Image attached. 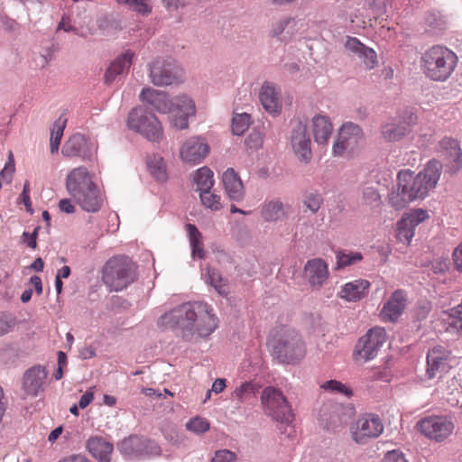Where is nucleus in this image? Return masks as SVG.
<instances>
[{
    "instance_id": "de8ad7c7",
    "label": "nucleus",
    "mask_w": 462,
    "mask_h": 462,
    "mask_svg": "<svg viewBox=\"0 0 462 462\" xmlns=\"http://www.w3.org/2000/svg\"><path fill=\"white\" fill-rule=\"evenodd\" d=\"M199 198L202 204L212 210H218L221 208L220 196L212 193L211 189H208L199 193Z\"/></svg>"
},
{
    "instance_id": "37998d69",
    "label": "nucleus",
    "mask_w": 462,
    "mask_h": 462,
    "mask_svg": "<svg viewBox=\"0 0 462 462\" xmlns=\"http://www.w3.org/2000/svg\"><path fill=\"white\" fill-rule=\"evenodd\" d=\"M363 259V255L359 252H338L337 254V268H344L353 265Z\"/></svg>"
},
{
    "instance_id": "a18cd8bd",
    "label": "nucleus",
    "mask_w": 462,
    "mask_h": 462,
    "mask_svg": "<svg viewBox=\"0 0 462 462\" xmlns=\"http://www.w3.org/2000/svg\"><path fill=\"white\" fill-rule=\"evenodd\" d=\"M119 5H125L129 10L147 15L151 13V6L147 0H116Z\"/></svg>"
},
{
    "instance_id": "6e6552de",
    "label": "nucleus",
    "mask_w": 462,
    "mask_h": 462,
    "mask_svg": "<svg viewBox=\"0 0 462 462\" xmlns=\"http://www.w3.org/2000/svg\"><path fill=\"white\" fill-rule=\"evenodd\" d=\"M148 68L150 80L154 86L175 85L183 80V69L172 59H156Z\"/></svg>"
},
{
    "instance_id": "603ef678",
    "label": "nucleus",
    "mask_w": 462,
    "mask_h": 462,
    "mask_svg": "<svg viewBox=\"0 0 462 462\" xmlns=\"http://www.w3.org/2000/svg\"><path fill=\"white\" fill-rule=\"evenodd\" d=\"M323 202L322 197L318 192H310L305 196L303 200L304 206L312 213L318 212Z\"/></svg>"
},
{
    "instance_id": "3c124183",
    "label": "nucleus",
    "mask_w": 462,
    "mask_h": 462,
    "mask_svg": "<svg viewBox=\"0 0 462 462\" xmlns=\"http://www.w3.org/2000/svg\"><path fill=\"white\" fill-rule=\"evenodd\" d=\"M186 428L189 431L199 434L209 430V423L206 419L196 417L187 422Z\"/></svg>"
},
{
    "instance_id": "ea45409f",
    "label": "nucleus",
    "mask_w": 462,
    "mask_h": 462,
    "mask_svg": "<svg viewBox=\"0 0 462 462\" xmlns=\"http://www.w3.org/2000/svg\"><path fill=\"white\" fill-rule=\"evenodd\" d=\"M194 181L200 192L211 189L214 185L213 171L208 167H202L196 171Z\"/></svg>"
},
{
    "instance_id": "e433bc0d",
    "label": "nucleus",
    "mask_w": 462,
    "mask_h": 462,
    "mask_svg": "<svg viewBox=\"0 0 462 462\" xmlns=\"http://www.w3.org/2000/svg\"><path fill=\"white\" fill-rule=\"evenodd\" d=\"M171 104L172 107L171 109V114L195 115V104L193 100L186 95L171 98Z\"/></svg>"
},
{
    "instance_id": "aec40b11",
    "label": "nucleus",
    "mask_w": 462,
    "mask_h": 462,
    "mask_svg": "<svg viewBox=\"0 0 462 462\" xmlns=\"http://www.w3.org/2000/svg\"><path fill=\"white\" fill-rule=\"evenodd\" d=\"M209 146L199 137L187 140L181 149L180 157L186 162L199 163L208 155Z\"/></svg>"
},
{
    "instance_id": "7ed1b4c3",
    "label": "nucleus",
    "mask_w": 462,
    "mask_h": 462,
    "mask_svg": "<svg viewBox=\"0 0 462 462\" xmlns=\"http://www.w3.org/2000/svg\"><path fill=\"white\" fill-rule=\"evenodd\" d=\"M66 189L80 208L88 212H97L103 197L86 167L73 169L66 179Z\"/></svg>"
},
{
    "instance_id": "49530a36",
    "label": "nucleus",
    "mask_w": 462,
    "mask_h": 462,
    "mask_svg": "<svg viewBox=\"0 0 462 462\" xmlns=\"http://www.w3.org/2000/svg\"><path fill=\"white\" fill-rule=\"evenodd\" d=\"M207 282L213 286L219 294H226L224 280L217 270L209 267L207 268Z\"/></svg>"
},
{
    "instance_id": "0e129e2a",
    "label": "nucleus",
    "mask_w": 462,
    "mask_h": 462,
    "mask_svg": "<svg viewBox=\"0 0 462 462\" xmlns=\"http://www.w3.org/2000/svg\"><path fill=\"white\" fill-rule=\"evenodd\" d=\"M384 460L385 462H407L404 455L398 450H392L387 452Z\"/></svg>"
},
{
    "instance_id": "4468645a",
    "label": "nucleus",
    "mask_w": 462,
    "mask_h": 462,
    "mask_svg": "<svg viewBox=\"0 0 462 462\" xmlns=\"http://www.w3.org/2000/svg\"><path fill=\"white\" fill-rule=\"evenodd\" d=\"M439 152L442 162L441 169L449 175L457 174L462 168V150L459 143L450 137H445L439 142Z\"/></svg>"
},
{
    "instance_id": "c03bdc74",
    "label": "nucleus",
    "mask_w": 462,
    "mask_h": 462,
    "mask_svg": "<svg viewBox=\"0 0 462 462\" xmlns=\"http://www.w3.org/2000/svg\"><path fill=\"white\" fill-rule=\"evenodd\" d=\"M250 116L246 113L236 114L232 119V132L236 135H242L250 125Z\"/></svg>"
},
{
    "instance_id": "09e8293b",
    "label": "nucleus",
    "mask_w": 462,
    "mask_h": 462,
    "mask_svg": "<svg viewBox=\"0 0 462 462\" xmlns=\"http://www.w3.org/2000/svg\"><path fill=\"white\" fill-rule=\"evenodd\" d=\"M397 237L401 242L409 244L414 236V226L403 224V218H402L397 225Z\"/></svg>"
},
{
    "instance_id": "2eb2a0df",
    "label": "nucleus",
    "mask_w": 462,
    "mask_h": 462,
    "mask_svg": "<svg viewBox=\"0 0 462 462\" xmlns=\"http://www.w3.org/2000/svg\"><path fill=\"white\" fill-rule=\"evenodd\" d=\"M386 340V332L383 328H374L362 337L356 346L355 354L365 361L374 359Z\"/></svg>"
},
{
    "instance_id": "5fc2aeb1",
    "label": "nucleus",
    "mask_w": 462,
    "mask_h": 462,
    "mask_svg": "<svg viewBox=\"0 0 462 462\" xmlns=\"http://www.w3.org/2000/svg\"><path fill=\"white\" fill-rule=\"evenodd\" d=\"M321 388L324 390H329L331 392H338L341 393L346 396H349L352 394V392L349 388H347L345 384L342 383L337 381V380H329L325 382Z\"/></svg>"
},
{
    "instance_id": "a19ab883",
    "label": "nucleus",
    "mask_w": 462,
    "mask_h": 462,
    "mask_svg": "<svg viewBox=\"0 0 462 462\" xmlns=\"http://www.w3.org/2000/svg\"><path fill=\"white\" fill-rule=\"evenodd\" d=\"M363 202L371 207H377L381 204V195L377 186L366 184L362 188Z\"/></svg>"
},
{
    "instance_id": "f704fd0d",
    "label": "nucleus",
    "mask_w": 462,
    "mask_h": 462,
    "mask_svg": "<svg viewBox=\"0 0 462 462\" xmlns=\"http://www.w3.org/2000/svg\"><path fill=\"white\" fill-rule=\"evenodd\" d=\"M187 231L189 234V243L191 246V254L193 258L202 259L205 256V252L202 244V236L197 226L192 224L187 225Z\"/></svg>"
},
{
    "instance_id": "393cba45",
    "label": "nucleus",
    "mask_w": 462,
    "mask_h": 462,
    "mask_svg": "<svg viewBox=\"0 0 462 462\" xmlns=\"http://www.w3.org/2000/svg\"><path fill=\"white\" fill-rule=\"evenodd\" d=\"M140 99L152 106L160 113L171 114V99L164 92L152 88H144L140 93Z\"/></svg>"
},
{
    "instance_id": "6e6d98bb",
    "label": "nucleus",
    "mask_w": 462,
    "mask_h": 462,
    "mask_svg": "<svg viewBox=\"0 0 462 462\" xmlns=\"http://www.w3.org/2000/svg\"><path fill=\"white\" fill-rule=\"evenodd\" d=\"M142 451V457L159 456L161 454V448L156 442L143 439V447Z\"/></svg>"
},
{
    "instance_id": "a211bd4d",
    "label": "nucleus",
    "mask_w": 462,
    "mask_h": 462,
    "mask_svg": "<svg viewBox=\"0 0 462 462\" xmlns=\"http://www.w3.org/2000/svg\"><path fill=\"white\" fill-rule=\"evenodd\" d=\"M97 147L81 134H75L63 144L61 153L66 157L90 160Z\"/></svg>"
},
{
    "instance_id": "5701e85b",
    "label": "nucleus",
    "mask_w": 462,
    "mask_h": 462,
    "mask_svg": "<svg viewBox=\"0 0 462 462\" xmlns=\"http://www.w3.org/2000/svg\"><path fill=\"white\" fill-rule=\"evenodd\" d=\"M222 182L230 200L242 201L245 198V188L237 172L228 168L222 175Z\"/></svg>"
},
{
    "instance_id": "4be33fe9",
    "label": "nucleus",
    "mask_w": 462,
    "mask_h": 462,
    "mask_svg": "<svg viewBox=\"0 0 462 462\" xmlns=\"http://www.w3.org/2000/svg\"><path fill=\"white\" fill-rule=\"evenodd\" d=\"M345 48L353 55L362 60L366 69H372L377 64V55L375 51L365 44L357 38L348 37Z\"/></svg>"
},
{
    "instance_id": "4d7b16f0",
    "label": "nucleus",
    "mask_w": 462,
    "mask_h": 462,
    "mask_svg": "<svg viewBox=\"0 0 462 462\" xmlns=\"http://www.w3.org/2000/svg\"><path fill=\"white\" fill-rule=\"evenodd\" d=\"M170 121L172 126L178 129H186L189 126V117L191 115L185 114H170Z\"/></svg>"
},
{
    "instance_id": "423d86ee",
    "label": "nucleus",
    "mask_w": 462,
    "mask_h": 462,
    "mask_svg": "<svg viewBox=\"0 0 462 462\" xmlns=\"http://www.w3.org/2000/svg\"><path fill=\"white\" fill-rule=\"evenodd\" d=\"M129 129L140 134L152 143H159L163 137V131L157 117L143 107L130 111L127 118Z\"/></svg>"
},
{
    "instance_id": "f03ea898",
    "label": "nucleus",
    "mask_w": 462,
    "mask_h": 462,
    "mask_svg": "<svg viewBox=\"0 0 462 462\" xmlns=\"http://www.w3.org/2000/svg\"><path fill=\"white\" fill-rule=\"evenodd\" d=\"M441 165L438 160H430L425 169L414 175L410 170H402L397 175V189L389 194V204L396 210L403 209L410 202L423 199L434 189L440 178Z\"/></svg>"
},
{
    "instance_id": "9b49d317",
    "label": "nucleus",
    "mask_w": 462,
    "mask_h": 462,
    "mask_svg": "<svg viewBox=\"0 0 462 462\" xmlns=\"http://www.w3.org/2000/svg\"><path fill=\"white\" fill-rule=\"evenodd\" d=\"M290 144L299 161L304 163L310 162L312 159L311 138L306 121L297 119L291 123Z\"/></svg>"
},
{
    "instance_id": "b1692460",
    "label": "nucleus",
    "mask_w": 462,
    "mask_h": 462,
    "mask_svg": "<svg viewBox=\"0 0 462 462\" xmlns=\"http://www.w3.org/2000/svg\"><path fill=\"white\" fill-rule=\"evenodd\" d=\"M259 99L264 110L269 114H278L282 109L280 92L270 82H264L259 93Z\"/></svg>"
},
{
    "instance_id": "338daca9",
    "label": "nucleus",
    "mask_w": 462,
    "mask_h": 462,
    "mask_svg": "<svg viewBox=\"0 0 462 462\" xmlns=\"http://www.w3.org/2000/svg\"><path fill=\"white\" fill-rule=\"evenodd\" d=\"M452 256L455 269L462 272V243L456 247Z\"/></svg>"
},
{
    "instance_id": "bb28decb",
    "label": "nucleus",
    "mask_w": 462,
    "mask_h": 462,
    "mask_svg": "<svg viewBox=\"0 0 462 462\" xmlns=\"http://www.w3.org/2000/svg\"><path fill=\"white\" fill-rule=\"evenodd\" d=\"M88 452L98 460V462H110L114 450L112 443L102 437L95 436L88 439L86 444Z\"/></svg>"
},
{
    "instance_id": "13d9d810",
    "label": "nucleus",
    "mask_w": 462,
    "mask_h": 462,
    "mask_svg": "<svg viewBox=\"0 0 462 462\" xmlns=\"http://www.w3.org/2000/svg\"><path fill=\"white\" fill-rule=\"evenodd\" d=\"M254 391V384L250 382H245L235 390L233 395L235 398L242 402L245 398H246L247 394L253 393Z\"/></svg>"
},
{
    "instance_id": "473e14b6",
    "label": "nucleus",
    "mask_w": 462,
    "mask_h": 462,
    "mask_svg": "<svg viewBox=\"0 0 462 462\" xmlns=\"http://www.w3.org/2000/svg\"><path fill=\"white\" fill-rule=\"evenodd\" d=\"M340 138L353 149L364 138L361 127L352 122L344 124L339 129Z\"/></svg>"
},
{
    "instance_id": "680f3d73",
    "label": "nucleus",
    "mask_w": 462,
    "mask_h": 462,
    "mask_svg": "<svg viewBox=\"0 0 462 462\" xmlns=\"http://www.w3.org/2000/svg\"><path fill=\"white\" fill-rule=\"evenodd\" d=\"M235 458V454L227 449L218 450L215 453L211 462H232Z\"/></svg>"
},
{
    "instance_id": "dca6fc26",
    "label": "nucleus",
    "mask_w": 462,
    "mask_h": 462,
    "mask_svg": "<svg viewBox=\"0 0 462 462\" xmlns=\"http://www.w3.org/2000/svg\"><path fill=\"white\" fill-rule=\"evenodd\" d=\"M48 371L41 365H36L27 369L22 378V399L37 397L46 385Z\"/></svg>"
},
{
    "instance_id": "f3484780",
    "label": "nucleus",
    "mask_w": 462,
    "mask_h": 462,
    "mask_svg": "<svg viewBox=\"0 0 462 462\" xmlns=\"http://www.w3.org/2000/svg\"><path fill=\"white\" fill-rule=\"evenodd\" d=\"M383 431V425L378 415L368 413L359 418L352 430L356 443L363 444L366 439L377 438Z\"/></svg>"
},
{
    "instance_id": "0eeeda50",
    "label": "nucleus",
    "mask_w": 462,
    "mask_h": 462,
    "mask_svg": "<svg viewBox=\"0 0 462 462\" xmlns=\"http://www.w3.org/2000/svg\"><path fill=\"white\" fill-rule=\"evenodd\" d=\"M306 350L300 335L287 329L280 335L273 346V356L282 363H295L302 359Z\"/></svg>"
},
{
    "instance_id": "4c0bfd02",
    "label": "nucleus",
    "mask_w": 462,
    "mask_h": 462,
    "mask_svg": "<svg viewBox=\"0 0 462 462\" xmlns=\"http://www.w3.org/2000/svg\"><path fill=\"white\" fill-rule=\"evenodd\" d=\"M424 23L426 30L432 32L443 31L448 25L446 17L439 11L428 12L425 15Z\"/></svg>"
},
{
    "instance_id": "bf43d9fd",
    "label": "nucleus",
    "mask_w": 462,
    "mask_h": 462,
    "mask_svg": "<svg viewBox=\"0 0 462 462\" xmlns=\"http://www.w3.org/2000/svg\"><path fill=\"white\" fill-rule=\"evenodd\" d=\"M245 143L250 149L257 150L262 146L263 136L260 132L254 131L246 138Z\"/></svg>"
},
{
    "instance_id": "412c9836",
    "label": "nucleus",
    "mask_w": 462,
    "mask_h": 462,
    "mask_svg": "<svg viewBox=\"0 0 462 462\" xmlns=\"http://www.w3.org/2000/svg\"><path fill=\"white\" fill-rule=\"evenodd\" d=\"M304 273L310 286L321 287L328 278V266L323 259L314 258L305 263Z\"/></svg>"
},
{
    "instance_id": "9d476101",
    "label": "nucleus",
    "mask_w": 462,
    "mask_h": 462,
    "mask_svg": "<svg viewBox=\"0 0 462 462\" xmlns=\"http://www.w3.org/2000/svg\"><path fill=\"white\" fill-rule=\"evenodd\" d=\"M416 116L410 110H405L399 116L391 117L382 124L380 128L381 137L385 142L394 143L402 140L411 131V126L416 123Z\"/></svg>"
},
{
    "instance_id": "72a5a7b5",
    "label": "nucleus",
    "mask_w": 462,
    "mask_h": 462,
    "mask_svg": "<svg viewBox=\"0 0 462 462\" xmlns=\"http://www.w3.org/2000/svg\"><path fill=\"white\" fill-rule=\"evenodd\" d=\"M73 27L76 28L74 34L87 39L95 33V29L91 24V19L85 14H73Z\"/></svg>"
},
{
    "instance_id": "c9c22d12",
    "label": "nucleus",
    "mask_w": 462,
    "mask_h": 462,
    "mask_svg": "<svg viewBox=\"0 0 462 462\" xmlns=\"http://www.w3.org/2000/svg\"><path fill=\"white\" fill-rule=\"evenodd\" d=\"M147 166L151 175L158 181L164 182L168 179L166 166L163 158L160 155L150 156L147 160Z\"/></svg>"
},
{
    "instance_id": "69168bd1",
    "label": "nucleus",
    "mask_w": 462,
    "mask_h": 462,
    "mask_svg": "<svg viewBox=\"0 0 462 462\" xmlns=\"http://www.w3.org/2000/svg\"><path fill=\"white\" fill-rule=\"evenodd\" d=\"M14 172V164L13 162H7L4 169L0 171V176L6 180L7 183L12 181V177Z\"/></svg>"
},
{
    "instance_id": "39448f33",
    "label": "nucleus",
    "mask_w": 462,
    "mask_h": 462,
    "mask_svg": "<svg viewBox=\"0 0 462 462\" xmlns=\"http://www.w3.org/2000/svg\"><path fill=\"white\" fill-rule=\"evenodd\" d=\"M135 266L125 256H116L106 262L103 268V282L111 291H119L134 282Z\"/></svg>"
},
{
    "instance_id": "a878e982",
    "label": "nucleus",
    "mask_w": 462,
    "mask_h": 462,
    "mask_svg": "<svg viewBox=\"0 0 462 462\" xmlns=\"http://www.w3.org/2000/svg\"><path fill=\"white\" fill-rule=\"evenodd\" d=\"M134 52L130 50L119 55L108 67L105 73V83L111 84L116 77L126 72L132 65Z\"/></svg>"
},
{
    "instance_id": "774afa93",
    "label": "nucleus",
    "mask_w": 462,
    "mask_h": 462,
    "mask_svg": "<svg viewBox=\"0 0 462 462\" xmlns=\"http://www.w3.org/2000/svg\"><path fill=\"white\" fill-rule=\"evenodd\" d=\"M452 256L455 269L462 272V243L456 247Z\"/></svg>"
},
{
    "instance_id": "58836bf2",
    "label": "nucleus",
    "mask_w": 462,
    "mask_h": 462,
    "mask_svg": "<svg viewBox=\"0 0 462 462\" xmlns=\"http://www.w3.org/2000/svg\"><path fill=\"white\" fill-rule=\"evenodd\" d=\"M66 124L67 118L62 116L53 123L50 138V150L51 153L57 152L59 150Z\"/></svg>"
},
{
    "instance_id": "e2e57ef3",
    "label": "nucleus",
    "mask_w": 462,
    "mask_h": 462,
    "mask_svg": "<svg viewBox=\"0 0 462 462\" xmlns=\"http://www.w3.org/2000/svg\"><path fill=\"white\" fill-rule=\"evenodd\" d=\"M332 149L334 155H341L346 150L352 148L346 143L343 142V139L340 138V134H338L337 139L335 141Z\"/></svg>"
},
{
    "instance_id": "c756f323",
    "label": "nucleus",
    "mask_w": 462,
    "mask_h": 462,
    "mask_svg": "<svg viewBox=\"0 0 462 462\" xmlns=\"http://www.w3.org/2000/svg\"><path fill=\"white\" fill-rule=\"evenodd\" d=\"M312 128L315 142L319 145L326 144L333 130L328 117L321 115L313 116Z\"/></svg>"
},
{
    "instance_id": "7c9ffc66",
    "label": "nucleus",
    "mask_w": 462,
    "mask_h": 462,
    "mask_svg": "<svg viewBox=\"0 0 462 462\" xmlns=\"http://www.w3.org/2000/svg\"><path fill=\"white\" fill-rule=\"evenodd\" d=\"M143 447V438L137 435H131L117 445L120 453L129 459L141 458Z\"/></svg>"
},
{
    "instance_id": "cd10ccee",
    "label": "nucleus",
    "mask_w": 462,
    "mask_h": 462,
    "mask_svg": "<svg viewBox=\"0 0 462 462\" xmlns=\"http://www.w3.org/2000/svg\"><path fill=\"white\" fill-rule=\"evenodd\" d=\"M369 287L370 282L364 279L355 280L342 286L339 295L346 301L356 302L368 293Z\"/></svg>"
},
{
    "instance_id": "c85d7f7f",
    "label": "nucleus",
    "mask_w": 462,
    "mask_h": 462,
    "mask_svg": "<svg viewBox=\"0 0 462 462\" xmlns=\"http://www.w3.org/2000/svg\"><path fill=\"white\" fill-rule=\"evenodd\" d=\"M352 415V408H346L341 404L331 405L329 409V415L326 419V427L328 430H336L342 425L346 424Z\"/></svg>"
},
{
    "instance_id": "f257e3e1",
    "label": "nucleus",
    "mask_w": 462,
    "mask_h": 462,
    "mask_svg": "<svg viewBox=\"0 0 462 462\" xmlns=\"http://www.w3.org/2000/svg\"><path fill=\"white\" fill-rule=\"evenodd\" d=\"M157 326L162 330L179 329L184 341L196 343L217 329L218 319L208 303L189 301L162 314L157 320Z\"/></svg>"
},
{
    "instance_id": "1a4fd4ad",
    "label": "nucleus",
    "mask_w": 462,
    "mask_h": 462,
    "mask_svg": "<svg viewBox=\"0 0 462 462\" xmlns=\"http://www.w3.org/2000/svg\"><path fill=\"white\" fill-rule=\"evenodd\" d=\"M265 413L273 420L290 424L293 420V413L282 393L272 386L264 388L261 396Z\"/></svg>"
},
{
    "instance_id": "8fccbe9b",
    "label": "nucleus",
    "mask_w": 462,
    "mask_h": 462,
    "mask_svg": "<svg viewBox=\"0 0 462 462\" xmlns=\"http://www.w3.org/2000/svg\"><path fill=\"white\" fill-rule=\"evenodd\" d=\"M15 325L16 318L14 315L7 312L0 313V337L12 331Z\"/></svg>"
},
{
    "instance_id": "6ab92c4d",
    "label": "nucleus",
    "mask_w": 462,
    "mask_h": 462,
    "mask_svg": "<svg viewBox=\"0 0 462 462\" xmlns=\"http://www.w3.org/2000/svg\"><path fill=\"white\" fill-rule=\"evenodd\" d=\"M407 304V294L402 290H396L392 293L388 300L384 303L381 317L384 320L395 322L402 314Z\"/></svg>"
},
{
    "instance_id": "052dcab7",
    "label": "nucleus",
    "mask_w": 462,
    "mask_h": 462,
    "mask_svg": "<svg viewBox=\"0 0 462 462\" xmlns=\"http://www.w3.org/2000/svg\"><path fill=\"white\" fill-rule=\"evenodd\" d=\"M72 20H73V14H64L61 17V20L58 24L57 30L58 31L63 30L64 32L74 33V31H76V28L73 27Z\"/></svg>"
},
{
    "instance_id": "79ce46f5",
    "label": "nucleus",
    "mask_w": 462,
    "mask_h": 462,
    "mask_svg": "<svg viewBox=\"0 0 462 462\" xmlns=\"http://www.w3.org/2000/svg\"><path fill=\"white\" fill-rule=\"evenodd\" d=\"M298 24V21L294 18H285L279 21L273 28L272 33L275 37H280L283 33L291 36L293 34Z\"/></svg>"
},
{
    "instance_id": "864d4df0",
    "label": "nucleus",
    "mask_w": 462,
    "mask_h": 462,
    "mask_svg": "<svg viewBox=\"0 0 462 462\" xmlns=\"http://www.w3.org/2000/svg\"><path fill=\"white\" fill-rule=\"evenodd\" d=\"M429 217V215L426 210L421 208L415 209L406 217H403V224L408 223L410 226H413L416 227L419 224L423 222L426 218Z\"/></svg>"
},
{
    "instance_id": "f8f14e48",
    "label": "nucleus",
    "mask_w": 462,
    "mask_h": 462,
    "mask_svg": "<svg viewBox=\"0 0 462 462\" xmlns=\"http://www.w3.org/2000/svg\"><path fill=\"white\" fill-rule=\"evenodd\" d=\"M454 356L445 346H436L427 354L426 374L429 379L441 378L453 365Z\"/></svg>"
},
{
    "instance_id": "ddd939ff",
    "label": "nucleus",
    "mask_w": 462,
    "mask_h": 462,
    "mask_svg": "<svg viewBox=\"0 0 462 462\" xmlns=\"http://www.w3.org/2000/svg\"><path fill=\"white\" fill-rule=\"evenodd\" d=\"M418 430L437 442L446 439L453 431V422L445 416H429L417 423Z\"/></svg>"
},
{
    "instance_id": "2f4dec72",
    "label": "nucleus",
    "mask_w": 462,
    "mask_h": 462,
    "mask_svg": "<svg viewBox=\"0 0 462 462\" xmlns=\"http://www.w3.org/2000/svg\"><path fill=\"white\" fill-rule=\"evenodd\" d=\"M261 214L267 222H276L286 216L283 203L277 199L266 201L262 207Z\"/></svg>"
},
{
    "instance_id": "20e7f679",
    "label": "nucleus",
    "mask_w": 462,
    "mask_h": 462,
    "mask_svg": "<svg viewBox=\"0 0 462 462\" xmlns=\"http://www.w3.org/2000/svg\"><path fill=\"white\" fill-rule=\"evenodd\" d=\"M457 63L454 51L447 47L436 45L424 52L421 66L428 78L435 81H445L453 73Z\"/></svg>"
}]
</instances>
